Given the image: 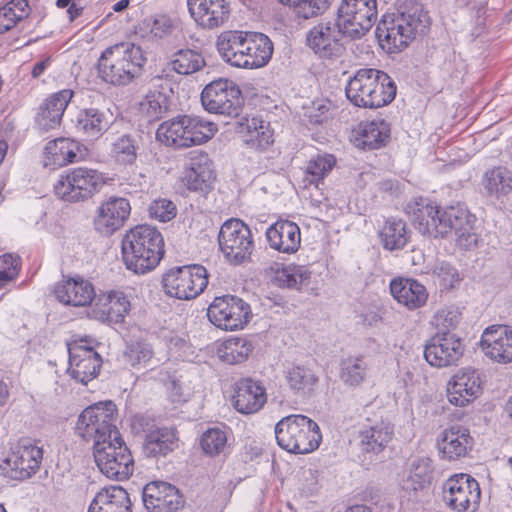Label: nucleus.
I'll use <instances>...</instances> for the list:
<instances>
[{"instance_id": "nucleus-1", "label": "nucleus", "mask_w": 512, "mask_h": 512, "mask_svg": "<svg viewBox=\"0 0 512 512\" xmlns=\"http://www.w3.org/2000/svg\"><path fill=\"white\" fill-rule=\"evenodd\" d=\"M405 211L414 228L424 236L444 238L454 232L460 248L469 250L477 244L472 216L460 204L441 208L429 199L419 197L411 200Z\"/></svg>"}, {"instance_id": "nucleus-2", "label": "nucleus", "mask_w": 512, "mask_h": 512, "mask_svg": "<svg viewBox=\"0 0 512 512\" xmlns=\"http://www.w3.org/2000/svg\"><path fill=\"white\" fill-rule=\"evenodd\" d=\"M430 24L428 12L417 0H397L393 8L382 15L376 27V37L388 53H398L417 35H424Z\"/></svg>"}, {"instance_id": "nucleus-3", "label": "nucleus", "mask_w": 512, "mask_h": 512, "mask_svg": "<svg viewBox=\"0 0 512 512\" xmlns=\"http://www.w3.org/2000/svg\"><path fill=\"white\" fill-rule=\"evenodd\" d=\"M164 247V238L156 227L137 225L122 238V259L128 270L145 274L159 265L165 253Z\"/></svg>"}, {"instance_id": "nucleus-4", "label": "nucleus", "mask_w": 512, "mask_h": 512, "mask_svg": "<svg viewBox=\"0 0 512 512\" xmlns=\"http://www.w3.org/2000/svg\"><path fill=\"white\" fill-rule=\"evenodd\" d=\"M146 62L141 46L118 43L101 53L97 62L98 76L108 85L124 87L142 75Z\"/></svg>"}, {"instance_id": "nucleus-5", "label": "nucleus", "mask_w": 512, "mask_h": 512, "mask_svg": "<svg viewBox=\"0 0 512 512\" xmlns=\"http://www.w3.org/2000/svg\"><path fill=\"white\" fill-rule=\"evenodd\" d=\"M396 84L384 71L361 68L345 87L347 99L361 108H380L390 104L396 96Z\"/></svg>"}, {"instance_id": "nucleus-6", "label": "nucleus", "mask_w": 512, "mask_h": 512, "mask_svg": "<svg viewBox=\"0 0 512 512\" xmlns=\"http://www.w3.org/2000/svg\"><path fill=\"white\" fill-rule=\"evenodd\" d=\"M217 125L198 116L182 115L161 123L156 139L176 149L201 145L217 132Z\"/></svg>"}, {"instance_id": "nucleus-7", "label": "nucleus", "mask_w": 512, "mask_h": 512, "mask_svg": "<svg viewBox=\"0 0 512 512\" xmlns=\"http://www.w3.org/2000/svg\"><path fill=\"white\" fill-rule=\"evenodd\" d=\"M116 405L112 401L99 402L83 410L76 424L77 434L85 441L93 442V449L121 440L116 426Z\"/></svg>"}, {"instance_id": "nucleus-8", "label": "nucleus", "mask_w": 512, "mask_h": 512, "mask_svg": "<svg viewBox=\"0 0 512 512\" xmlns=\"http://www.w3.org/2000/svg\"><path fill=\"white\" fill-rule=\"evenodd\" d=\"M278 445L295 454H307L316 450L322 435L318 424L304 415H289L275 426Z\"/></svg>"}, {"instance_id": "nucleus-9", "label": "nucleus", "mask_w": 512, "mask_h": 512, "mask_svg": "<svg viewBox=\"0 0 512 512\" xmlns=\"http://www.w3.org/2000/svg\"><path fill=\"white\" fill-rule=\"evenodd\" d=\"M105 183L103 173L92 168L77 167L60 175L54 184V193L66 202H82L92 198Z\"/></svg>"}, {"instance_id": "nucleus-10", "label": "nucleus", "mask_w": 512, "mask_h": 512, "mask_svg": "<svg viewBox=\"0 0 512 512\" xmlns=\"http://www.w3.org/2000/svg\"><path fill=\"white\" fill-rule=\"evenodd\" d=\"M220 251L225 259L233 265H241L251 259L254 240L251 230L240 219L225 221L218 234Z\"/></svg>"}, {"instance_id": "nucleus-11", "label": "nucleus", "mask_w": 512, "mask_h": 512, "mask_svg": "<svg viewBox=\"0 0 512 512\" xmlns=\"http://www.w3.org/2000/svg\"><path fill=\"white\" fill-rule=\"evenodd\" d=\"M166 294L180 300H190L200 295L208 285V273L199 264L174 267L163 276Z\"/></svg>"}, {"instance_id": "nucleus-12", "label": "nucleus", "mask_w": 512, "mask_h": 512, "mask_svg": "<svg viewBox=\"0 0 512 512\" xmlns=\"http://www.w3.org/2000/svg\"><path fill=\"white\" fill-rule=\"evenodd\" d=\"M344 30L337 18L322 19L307 32L306 44L321 59H337L345 52Z\"/></svg>"}, {"instance_id": "nucleus-13", "label": "nucleus", "mask_w": 512, "mask_h": 512, "mask_svg": "<svg viewBox=\"0 0 512 512\" xmlns=\"http://www.w3.org/2000/svg\"><path fill=\"white\" fill-rule=\"evenodd\" d=\"M347 37L353 40L363 37L377 18L376 0H342L336 14Z\"/></svg>"}, {"instance_id": "nucleus-14", "label": "nucleus", "mask_w": 512, "mask_h": 512, "mask_svg": "<svg viewBox=\"0 0 512 512\" xmlns=\"http://www.w3.org/2000/svg\"><path fill=\"white\" fill-rule=\"evenodd\" d=\"M480 497L479 483L469 474H454L442 485V502L455 512H475Z\"/></svg>"}, {"instance_id": "nucleus-15", "label": "nucleus", "mask_w": 512, "mask_h": 512, "mask_svg": "<svg viewBox=\"0 0 512 512\" xmlns=\"http://www.w3.org/2000/svg\"><path fill=\"white\" fill-rule=\"evenodd\" d=\"M209 321L225 331L244 328L252 316L250 305L235 295L215 297L207 310Z\"/></svg>"}, {"instance_id": "nucleus-16", "label": "nucleus", "mask_w": 512, "mask_h": 512, "mask_svg": "<svg viewBox=\"0 0 512 512\" xmlns=\"http://www.w3.org/2000/svg\"><path fill=\"white\" fill-rule=\"evenodd\" d=\"M95 462L99 470L110 479L124 480L132 475L134 460L131 452L121 440H114L108 444L93 449Z\"/></svg>"}, {"instance_id": "nucleus-17", "label": "nucleus", "mask_w": 512, "mask_h": 512, "mask_svg": "<svg viewBox=\"0 0 512 512\" xmlns=\"http://www.w3.org/2000/svg\"><path fill=\"white\" fill-rule=\"evenodd\" d=\"M201 102L210 113L238 116L241 110V90L233 81L220 78L205 86Z\"/></svg>"}, {"instance_id": "nucleus-18", "label": "nucleus", "mask_w": 512, "mask_h": 512, "mask_svg": "<svg viewBox=\"0 0 512 512\" xmlns=\"http://www.w3.org/2000/svg\"><path fill=\"white\" fill-rule=\"evenodd\" d=\"M42 459V447L29 438H23L18 441L0 468L11 479L25 480L36 473Z\"/></svg>"}, {"instance_id": "nucleus-19", "label": "nucleus", "mask_w": 512, "mask_h": 512, "mask_svg": "<svg viewBox=\"0 0 512 512\" xmlns=\"http://www.w3.org/2000/svg\"><path fill=\"white\" fill-rule=\"evenodd\" d=\"M94 343V340L80 339L68 345V373L71 378L85 385L98 375L102 365V358L95 351Z\"/></svg>"}, {"instance_id": "nucleus-20", "label": "nucleus", "mask_w": 512, "mask_h": 512, "mask_svg": "<svg viewBox=\"0 0 512 512\" xmlns=\"http://www.w3.org/2000/svg\"><path fill=\"white\" fill-rule=\"evenodd\" d=\"M132 426L145 434L143 452L147 457L166 456L178 447L177 431L174 428L159 427L142 415L134 417Z\"/></svg>"}, {"instance_id": "nucleus-21", "label": "nucleus", "mask_w": 512, "mask_h": 512, "mask_svg": "<svg viewBox=\"0 0 512 512\" xmlns=\"http://www.w3.org/2000/svg\"><path fill=\"white\" fill-rule=\"evenodd\" d=\"M464 352L461 339L449 331H438L424 347V358L433 367L456 365Z\"/></svg>"}, {"instance_id": "nucleus-22", "label": "nucleus", "mask_w": 512, "mask_h": 512, "mask_svg": "<svg viewBox=\"0 0 512 512\" xmlns=\"http://www.w3.org/2000/svg\"><path fill=\"white\" fill-rule=\"evenodd\" d=\"M142 500L149 512H176L184 506L179 490L174 485L162 481L145 485Z\"/></svg>"}, {"instance_id": "nucleus-23", "label": "nucleus", "mask_w": 512, "mask_h": 512, "mask_svg": "<svg viewBox=\"0 0 512 512\" xmlns=\"http://www.w3.org/2000/svg\"><path fill=\"white\" fill-rule=\"evenodd\" d=\"M130 212L131 206L126 198L112 196L97 208L94 228L104 236H111L123 227Z\"/></svg>"}, {"instance_id": "nucleus-24", "label": "nucleus", "mask_w": 512, "mask_h": 512, "mask_svg": "<svg viewBox=\"0 0 512 512\" xmlns=\"http://www.w3.org/2000/svg\"><path fill=\"white\" fill-rule=\"evenodd\" d=\"M480 187L483 197L504 205L512 195V170L504 165L486 169L481 176Z\"/></svg>"}, {"instance_id": "nucleus-25", "label": "nucleus", "mask_w": 512, "mask_h": 512, "mask_svg": "<svg viewBox=\"0 0 512 512\" xmlns=\"http://www.w3.org/2000/svg\"><path fill=\"white\" fill-rule=\"evenodd\" d=\"M187 6L191 17L204 29L223 26L231 14L226 0H187Z\"/></svg>"}, {"instance_id": "nucleus-26", "label": "nucleus", "mask_w": 512, "mask_h": 512, "mask_svg": "<svg viewBox=\"0 0 512 512\" xmlns=\"http://www.w3.org/2000/svg\"><path fill=\"white\" fill-rule=\"evenodd\" d=\"M480 345L490 359L502 364L512 362V328L504 325L486 328Z\"/></svg>"}, {"instance_id": "nucleus-27", "label": "nucleus", "mask_w": 512, "mask_h": 512, "mask_svg": "<svg viewBox=\"0 0 512 512\" xmlns=\"http://www.w3.org/2000/svg\"><path fill=\"white\" fill-rule=\"evenodd\" d=\"M479 373L471 368L460 370L448 383L447 396L451 404L463 407L481 393Z\"/></svg>"}, {"instance_id": "nucleus-28", "label": "nucleus", "mask_w": 512, "mask_h": 512, "mask_svg": "<svg viewBox=\"0 0 512 512\" xmlns=\"http://www.w3.org/2000/svg\"><path fill=\"white\" fill-rule=\"evenodd\" d=\"M267 395L264 386L251 378H244L235 384L232 397L234 408L242 414L258 412L266 403Z\"/></svg>"}, {"instance_id": "nucleus-29", "label": "nucleus", "mask_w": 512, "mask_h": 512, "mask_svg": "<svg viewBox=\"0 0 512 512\" xmlns=\"http://www.w3.org/2000/svg\"><path fill=\"white\" fill-rule=\"evenodd\" d=\"M215 180L212 162L205 152H194L185 169L182 182L190 191L206 192Z\"/></svg>"}, {"instance_id": "nucleus-30", "label": "nucleus", "mask_w": 512, "mask_h": 512, "mask_svg": "<svg viewBox=\"0 0 512 512\" xmlns=\"http://www.w3.org/2000/svg\"><path fill=\"white\" fill-rule=\"evenodd\" d=\"M73 94L72 90L63 89L51 94L43 101L35 117V123L40 130L49 131L60 125Z\"/></svg>"}, {"instance_id": "nucleus-31", "label": "nucleus", "mask_w": 512, "mask_h": 512, "mask_svg": "<svg viewBox=\"0 0 512 512\" xmlns=\"http://www.w3.org/2000/svg\"><path fill=\"white\" fill-rule=\"evenodd\" d=\"M54 294L59 302L75 307L90 305L96 295L92 283L81 277L58 282L54 287Z\"/></svg>"}, {"instance_id": "nucleus-32", "label": "nucleus", "mask_w": 512, "mask_h": 512, "mask_svg": "<svg viewBox=\"0 0 512 512\" xmlns=\"http://www.w3.org/2000/svg\"><path fill=\"white\" fill-rule=\"evenodd\" d=\"M437 445L443 459L456 460L472 449L473 438L467 428L456 424L440 433Z\"/></svg>"}, {"instance_id": "nucleus-33", "label": "nucleus", "mask_w": 512, "mask_h": 512, "mask_svg": "<svg viewBox=\"0 0 512 512\" xmlns=\"http://www.w3.org/2000/svg\"><path fill=\"white\" fill-rule=\"evenodd\" d=\"M130 309V302L122 292L111 291L95 295L93 313L102 322H123Z\"/></svg>"}, {"instance_id": "nucleus-34", "label": "nucleus", "mask_w": 512, "mask_h": 512, "mask_svg": "<svg viewBox=\"0 0 512 512\" xmlns=\"http://www.w3.org/2000/svg\"><path fill=\"white\" fill-rule=\"evenodd\" d=\"M166 69H163L161 75H157L151 79L152 86L154 88H161V90H150L145 98L140 102V111L143 116L149 121H157L164 117L170 108V97L168 92H172L169 87V83L162 84L164 73Z\"/></svg>"}, {"instance_id": "nucleus-35", "label": "nucleus", "mask_w": 512, "mask_h": 512, "mask_svg": "<svg viewBox=\"0 0 512 512\" xmlns=\"http://www.w3.org/2000/svg\"><path fill=\"white\" fill-rule=\"evenodd\" d=\"M266 238L270 247L281 253H295L301 243L299 226L289 220H278L266 231Z\"/></svg>"}, {"instance_id": "nucleus-36", "label": "nucleus", "mask_w": 512, "mask_h": 512, "mask_svg": "<svg viewBox=\"0 0 512 512\" xmlns=\"http://www.w3.org/2000/svg\"><path fill=\"white\" fill-rule=\"evenodd\" d=\"M248 31H223L216 40L217 50L222 59L237 68H243Z\"/></svg>"}, {"instance_id": "nucleus-37", "label": "nucleus", "mask_w": 512, "mask_h": 512, "mask_svg": "<svg viewBox=\"0 0 512 512\" xmlns=\"http://www.w3.org/2000/svg\"><path fill=\"white\" fill-rule=\"evenodd\" d=\"M273 51V42L267 35L248 31L243 69H258L266 66L272 58Z\"/></svg>"}, {"instance_id": "nucleus-38", "label": "nucleus", "mask_w": 512, "mask_h": 512, "mask_svg": "<svg viewBox=\"0 0 512 512\" xmlns=\"http://www.w3.org/2000/svg\"><path fill=\"white\" fill-rule=\"evenodd\" d=\"M392 296L398 303L409 310H415L424 306L428 299V292L424 285L415 279L398 278L390 283Z\"/></svg>"}, {"instance_id": "nucleus-39", "label": "nucleus", "mask_w": 512, "mask_h": 512, "mask_svg": "<svg viewBox=\"0 0 512 512\" xmlns=\"http://www.w3.org/2000/svg\"><path fill=\"white\" fill-rule=\"evenodd\" d=\"M128 492L120 486L101 489L91 501L88 512H132Z\"/></svg>"}, {"instance_id": "nucleus-40", "label": "nucleus", "mask_w": 512, "mask_h": 512, "mask_svg": "<svg viewBox=\"0 0 512 512\" xmlns=\"http://www.w3.org/2000/svg\"><path fill=\"white\" fill-rule=\"evenodd\" d=\"M239 133L244 135V142L255 150H266L274 142L270 124L258 117L243 118L239 122Z\"/></svg>"}, {"instance_id": "nucleus-41", "label": "nucleus", "mask_w": 512, "mask_h": 512, "mask_svg": "<svg viewBox=\"0 0 512 512\" xmlns=\"http://www.w3.org/2000/svg\"><path fill=\"white\" fill-rule=\"evenodd\" d=\"M389 138L390 124L382 118H377L360 123L356 141L357 146L362 149L375 150L385 146Z\"/></svg>"}, {"instance_id": "nucleus-42", "label": "nucleus", "mask_w": 512, "mask_h": 512, "mask_svg": "<svg viewBox=\"0 0 512 512\" xmlns=\"http://www.w3.org/2000/svg\"><path fill=\"white\" fill-rule=\"evenodd\" d=\"M111 121L108 111L97 108L81 109L75 120L76 129L84 135L98 138L110 127Z\"/></svg>"}, {"instance_id": "nucleus-43", "label": "nucleus", "mask_w": 512, "mask_h": 512, "mask_svg": "<svg viewBox=\"0 0 512 512\" xmlns=\"http://www.w3.org/2000/svg\"><path fill=\"white\" fill-rule=\"evenodd\" d=\"M285 380L293 394L309 398L315 391L319 377L309 367L293 365L287 370Z\"/></svg>"}, {"instance_id": "nucleus-44", "label": "nucleus", "mask_w": 512, "mask_h": 512, "mask_svg": "<svg viewBox=\"0 0 512 512\" xmlns=\"http://www.w3.org/2000/svg\"><path fill=\"white\" fill-rule=\"evenodd\" d=\"M379 237L385 250H400L408 243L410 231L404 220L390 217L380 229Z\"/></svg>"}, {"instance_id": "nucleus-45", "label": "nucleus", "mask_w": 512, "mask_h": 512, "mask_svg": "<svg viewBox=\"0 0 512 512\" xmlns=\"http://www.w3.org/2000/svg\"><path fill=\"white\" fill-rule=\"evenodd\" d=\"M394 434L393 426L379 422L360 432L361 447L364 452L378 454L391 441Z\"/></svg>"}, {"instance_id": "nucleus-46", "label": "nucleus", "mask_w": 512, "mask_h": 512, "mask_svg": "<svg viewBox=\"0 0 512 512\" xmlns=\"http://www.w3.org/2000/svg\"><path fill=\"white\" fill-rule=\"evenodd\" d=\"M255 346L249 338L230 337L217 350V355L226 364L235 365L245 362Z\"/></svg>"}, {"instance_id": "nucleus-47", "label": "nucleus", "mask_w": 512, "mask_h": 512, "mask_svg": "<svg viewBox=\"0 0 512 512\" xmlns=\"http://www.w3.org/2000/svg\"><path fill=\"white\" fill-rule=\"evenodd\" d=\"M311 272L302 265L289 264L277 265L272 282L279 288H288L300 290L303 284H307L310 280Z\"/></svg>"}, {"instance_id": "nucleus-48", "label": "nucleus", "mask_w": 512, "mask_h": 512, "mask_svg": "<svg viewBox=\"0 0 512 512\" xmlns=\"http://www.w3.org/2000/svg\"><path fill=\"white\" fill-rule=\"evenodd\" d=\"M206 65L201 52L194 49H180L173 53L167 68L179 75H190L200 71Z\"/></svg>"}, {"instance_id": "nucleus-49", "label": "nucleus", "mask_w": 512, "mask_h": 512, "mask_svg": "<svg viewBox=\"0 0 512 512\" xmlns=\"http://www.w3.org/2000/svg\"><path fill=\"white\" fill-rule=\"evenodd\" d=\"M79 143L69 138H58L45 146V154L53 165L65 166L78 159Z\"/></svg>"}, {"instance_id": "nucleus-50", "label": "nucleus", "mask_w": 512, "mask_h": 512, "mask_svg": "<svg viewBox=\"0 0 512 512\" xmlns=\"http://www.w3.org/2000/svg\"><path fill=\"white\" fill-rule=\"evenodd\" d=\"M432 461L429 458H418L414 460L410 467L409 476L405 481L404 488L407 491L418 492L427 490L432 481Z\"/></svg>"}, {"instance_id": "nucleus-51", "label": "nucleus", "mask_w": 512, "mask_h": 512, "mask_svg": "<svg viewBox=\"0 0 512 512\" xmlns=\"http://www.w3.org/2000/svg\"><path fill=\"white\" fill-rule=\"evenodd\" d=\"M138 150L137 139L130 134H123L112 141L110 155L119 165L131 166L137 161Z\"/></svg>"}, {"instance_id": "nucleus-52", "label": "nucleus", "mask_w": 512, "mask_h": 512, "mask_svg": "<svg viewBox=\"0 0 512 512\" xmlns=\"http://www.w3.org/2000/svg\"><path fill=\"white\" fill-rule=\"evenodd\" d=\"M29 14L27 0H10L0 7V34L12 29Z\"/></svg>"}, {"instance_id": "nucleus-53", "label": "nucleus", "mask_w": 512, "mask_h": 512, "mask_svg": "<svg viewBox=\"0 0 512 512\" xmlns=\"http://www.w3.org/2000/svg\"><path fill=\"white\" fill-rule=\"evenodd\" d=\"M368 365L364 357H348L341 362L340 378L349 386H359L367 375Z\"/></svg>"}, {"instance_id": "nucleus-54", "label": "nucleus", "mask_w": 512, "mask_h": 512, "mask_svg": "<svg viewBox=\"0 0 512 512\" xmlns=\"http://www.w3.org/2000/svg\"><path fill=\"white\" fill-rule=\"evenodd\" d=\"M335 165V158L332 155H318L316 158L309 161L305 176L303 178L304 186L318 184L324 179V177L332 170Z\"/></svg>"}, {"instance_id": "nucleus-55", "label": "nucleus", "mask_w": 512, "mask_h": 512, "mask_svg": "<svg viewBox=\"0 0 512 512\" xmlns=\"http://www.w3.org/2000/svg\"><path fill=\"white\" fill-rule=\"evenodd\" d=\"M283 5L293 6L299 17L309 19L328 9L330 0H277Z\"/></svg>"}, {"instance_id": "nucleus-56", "label": "nucleus", "mask_w": 512, "mask_h": 512, "mask_svg": "<svg viewBox=\"0 0 512 512\" xmlns=\"http://www.w3.org/2000/svg\"><path fill=\"white\" fill-rule=\"evenodd\" d=\"M200 444L206 454L216 456L226 449L227 435L219 428H210L203 433Z\"/></svg>"}, {"instance_id": "nucleus-57", "label": "nucleus", "mask_w": 512, "mask_h": 512, "mask_svg": "<svg viewBox=\"0 0 512 512\" xmlns=\"http://www.w3.org/2000/svg\"><path fill=\"white\" fill-rule=\"evenodd\" d=\"M146 23L152 36L158 39L171 36L177 28V21L165 14L151 17Z\"/></svg>"}, {"instance_id": "nucleus-58", "label": "nucleus", "mask_w": 512, "mask_h": 512, "mask_svg": "<svg viewBox=\"0 0 512 512\" xmlns=\"http://www.w3.org/2000/svg\"><path fill=\"white\" fill-rule=\"evenodd\" d=\"M153 349L150 344L145 342H136L128 346L124 357L131 366H144L153 357Z\"/></svg>"}, {"instance_id": "nucleus-59", "label": "nucleus", "mask_w": 512, "mask_h": 512, "mask_svg": "<svg viewBox=\"0 0 512 512\" xmlns=\"http://www.w3.org/2000/svg\"><path fill=\"white\" fill-rule=\"evenodd\" d=\"M433 274L437 278L440 287L444 290L454 288L461 280L458 271L447 262L436 264Z\"/></svg>"}, {"instance_id": "nucleus-60", "label": "nucleus", "mask_w": 512, "mask_h": 512, "mask_svg": "<svg viewBox=\"0 0 512 512\" xmlns=\"http://www.w3.org/2000/svg\"><path fill=\"white\" fill-rule=\"evenodd\" d=\"M20 271V258L12 254L0 256V289L15 280Z\"/></svg>"}, {"instance_id": "nucleus-61", "label": "nucleus", "mask_w": 512, "mask_h": 512, "mask_svg": "<svg viewBox=\"0 0 512 512\" xmlns=\"http://www.w3.org/2000/svg\"><path fill=\"white\" fill-rule=\"evenodd\" d=\"M149 214L152 218L158 219L161 222H167L176 216V205L168 199L154 200L148 208Z\"/></svg>"}, {"instance_id": "nucleus-62", "label": "nucleus", "mask_w": 512, "mask_h": 512, "mask_svg": "<svg viewBox=\"0 0 512 512\" xmlns=\"http://www.w3.org/2000/svg\"><path fill=\"white\" fill-rule=\"evenodd\" d=\"M330 110L329 102H313L311 106L305 108L304 116L312 125L322 124L328 119Z\"/></svg>"}, {"instance_id": "nucleus-63", "label": "nucleus", "mask_w": 512, "mask_h": 512, "mask_svg": "<svg viewBox=\"0 0 512 512\" xmlns=\"http://www.w3.org/2000/svg\"><path fill=\"white\" fill-rule=\"evenodd\" d=\"M438 331H449L454 329L459 322V315L453 310L438 311L434 317Z\"/></svg>"}, {"instance_id": "nucleus-64", "label": "nucleus", "mask_w": 512, "mask_h": 512, "mask_svg": "<svg viewBox=\"0 0 512 512\" xmlns=\"http://www.w3.org/2000/svg\"><path fill=\"white\" fill-rule=\"evenodd\" d=\"M169 396L173 402H184L186 401L183 393L182 385L179 380L172 379L168 386Z\"/></svg>"}]
</instances>
